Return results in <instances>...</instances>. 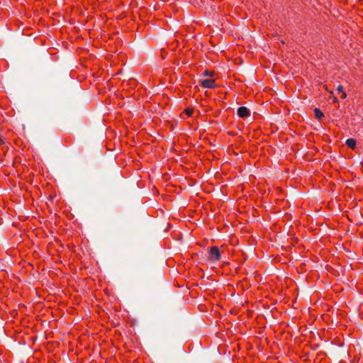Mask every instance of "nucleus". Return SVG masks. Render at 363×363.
Wrapping results in <instances>:
<instances>
[{"mask_svg":"<svg viewBox=\"0 0 363 363\" xmlns=\"http://www.w3.org/2000/svg\"><path fill=\"white\" fill-rule=\"evenodd\" d=\"M221 258L219 248L216 246L211 247L209 250L208 259L210 261H219Z\"/></svg>","mask_w":363,"mask_h":363,"instance_id":"1","label":"nucleus"},{"mask_svg":"<svg viewBox=\"0 0 363 363\" xmlns=\"http://www.w3.org/2000/svg\"><path fill=\"white\" fill-rule=\"evenodd\" d=\"M200 85L203 88L214 89L216 86V81L213 79H206L201 81Z\"/></svg>","mask_w":363,"mask_h":363,"instance_id":"2","label":"nucleus"},{"mask_svg":"<svg viewBox=\"0 0 363 363\" xmlns=\"http://www.w3.org/2000/svg\"><path fill=\"white\" fill-rule=\"evenodd\" d=\"M237 113L239 117L244 118L250 116V111L247 107L240 106L238 108Z\"/></svg>","mask_w":363,"mask_h":363,"instance_id":"3","label":"nucleus"},{"mask_svg":"<svg viewBox=\"0 0 363 363\" xmlns=\"http://www.w3.org/2000/svg\"><path fill=\"white\" fill-rule=\"evenodd\" d=\"M345 144L351 149H354L356 147V140L353 138H349L346 140Z\"/></svg>","mask_w":363,"mask_h":363,"instance_id":"4","label":"nucleus"},{"mask_svg":"<svg viewBox=\"0 0 363 363\" xmlns=\"http://www.w3.org/2000/svg\"><path fill=\"white\" fill-rule=\"evenodd\" d=\"M315 116L317 119L321 120L324 117L323 113L318 108L314 109Z\"/></svg>","mask_w":363,"mask_h":363,"instance_id":"5","label":"nucleus"},{"mask_svg":"<svg viewBox=\"0 0 363 363\" xmlns=\"http://www.w3.org/2000/svg\"><path fill=\"white\" fill-rule=\"evenodd\" d=\"M194 113V109L192 108H186L184 111H183V113L186 115L187 117H191L192 116Z\"/></svg>","mask_w":363,"mask_h":363,"instance_id":"6","label":"nucleus"},{"mask_svg":"<svg viewBox=\"0 0 363 363\" xmlns=\"http://www.w3.org/2000/svg\"><path fill=\"white\" fill-rule=\"evenodd\" d=\"M203 75L213 77L214 75V72L208 70H205V72H203Z\"/></svg>","mask_w":363,"mask_h":363,"instance_id":"7","label":"nucleus"},{"mask_svg":"<svg viewBox=\"0 0 363 363\" xmlns=\"http://www.w3.org/2000/svg\"><path fill=\"white\" fill-rule=\"evenodd\" d=\"M337 91L339 92V93H342L344 91L343 90V86L342 85H338L337 88Z\"/></svg>","mask_w":363,"mask_h":363,"instance_id":"8","label":"nucleus"},{"mask_svg":"<svg viewBox=\"0 0 363 363\" xmlns=\"http://www.w3.org/2000/svg\"><path fill=\"white\" fill-rule=\"evenodd\" d=\"M340 97H341V99H345L347 97L346 93L345 91L342 92Z\"/></svg>","mask_w":363,"mask_h":363,"instance_id":"9","label":"nucleus"},{"mask_svg":"<svg viewBox=\"0 0 363 363\" xmlns=\"http://www.w3.org/2000/svg\"><path fill=\"white\" fill-rule=\"evenodd\" d=\"M333 101H334V102H337V97H334V99H333Z\"/></svg>","mask_w":363,"mask_h":363,"instance_id":"10","label":"nucleus"}]
</instances>
